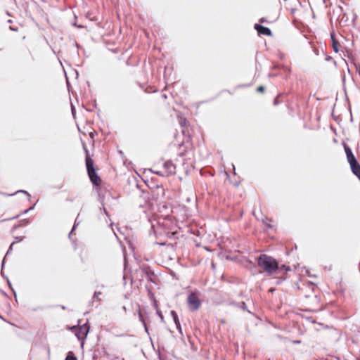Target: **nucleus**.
<instances>
[{
	"mask_svg": "<svg viewBox=\"0 0 360 360\" xmlns=\"http://www.w3.org/2000/svg\"><path fill=\"white\" fill-rule=\"evenodd\" d=\"M331 40L333 43V48L335 52H338V42L334 38L333 34H331Z\"/></svg>",
	"mask_w": 360,
	"mask_h": 360,
	"instance_id": "obj_10",
	"label": "nucleus"
},
{
	"mask_svg": "<svg viewBox=\"0 0 360 360\" xmlns=\"http://www.w3.org/2000/svg\"><path fill=\"white\" fill-rule=\"evenodd\" d=\"M71 330L75 333L79 340L84 341L87 336L89 327L87 323H84L79 327L73 326Z\"/></svg>",
	"mask_w": 360,
	"mask_h": 360,
	"instance_id": "obj_3",
	"label": "nucleus"
},
{
	"mask_svg": "<svg viewBox=\"0 0 360 360\" xmlns=\"http://www.w3.org/2000/svg\"><path fill=\"white\" fill-rule=\"evenodd\" d=\"M157 174L160 176H165L166 174L165 173V171H158L156 172Z\"/></svg>",
	"mask_w": 360,
	"mask_h": 360,
	"instance_id": "obj_18",
	"label": "nucleus"
},
{
	"mask_svg": "<svg viewBox=\"0 0 360 360\" xmlns=\"http://www.w3.org/2000/svg\"><path fill=\"white\" fill-rule=\"evenodd\" d=\"M151 229H152V230H153L154 233L155 234V233H156V231H155V230L154 229V225H152Z\"/></svg>",
	"mask_w": 360,
	"mask_h": 360,
	"instance_id": "obj_28",
	"label": "nucleus"
},
{
	"mask_svg": "<svg viewBox=\"0 0 360 360\" xmlns=\"http://www.w3.org/2000/svg\"><path fill=\"white\" fill-rule=\"evenodd\" d=\"M255 29L257 31L258 34L266 35V36H271V31L269 28L262 26L259 24L256 23L255 25Z\"/></svg>",
	"mask_w": 360,
	"mask_h": 360,
	"instance_id": "obj_6",
	"label": "nucleus"
},
{
	"mask_svg": "<svg viewBox=\"0 0 360 360\" xmlns=\"http://www.w3.org/2000/svg\"><path fill=\"white\" fill-rule=\"evenodd\" d=\"M265 21H266V20H264V18H261V19H260V22H265Z\"/></svg>",
	"mask_w": 360,
	"mask_h": 360,
	"instance_id": "obj_29",
	"label": "nucleus"
},
{
	"mask_svg": "<svg viewBox=\"0 0 360 360\" xmlns=\"http://www.w3.org/2000/svg\"><path fill=\"white\" fill-rule=\"evenodd\" d=\"M139 318H140V321L143 323L146 330L148 331V328H147L146 324L145 323L141 313L139 314Z\"/></svg>",
	"mask_w": 360,
	"mask_h": 360,
	"instance_id": "obj_16",
	"label": "nucleus"
},
{
	"mask_svg": "<svg viewBox=\"0 0 360 360\" xmlns=\"http://www.w3.org/2000/svg\"><path fill=\"white\" fill-rule=\"evenodd\" d=\"M1 274L3 276H4V275L3 271H1Z\"/></svg>",
	"mask_w": 360,
	"mask_h": 360,
	"instance_id": "obj_38",
	"label": "nucleus"
},
{
	"mask_svg": "<svg viewBox=\"0 0 360 360\" xmlns=\"http://www.w3.org/2000/svg\"><path fill=\"white\" fill-rule=\"evenodd\" d=\"M352 173L360 180V165L358 162L349 165Z\"/></svg>",
	"mask_w": 360,
	"mask_h": 360,
	"instance_id": "obj_8",
	"label": "nucleus"
},
{
	"mask_svg": "<svg viewBox=\"0 0 360 360\" xmlns=\"http://www.w3.org/2000/svg\"><path fill=\"white\" fill-rule=\"evenodd\" d=\"M14 243H12L6 252V255H8L10 253V252L12 250V248H13V245Z\"/></svg>",
	"mask_w": 360,
	"mask_h": 360,
	"instance_id": "obj_19",
	"label": "nucleus"
},
{
	"mask_svg": "<svg viewBox=\"0 0 360 360\" xmlns=\"http://www.w3.org/2000/svg\"><path fill=\"white\" fill-rule=\"evenodd\" d=\"M190 200H191V198L189 197L186 198V201L187 202H190Z\"/></svg>",
	"mask_w": 360,
	"mask_h": 360,
	"instance_id": "obj_32",
	"label": "nucleus"
},
{
	"mask_svg": "<svg viewBox=\"0 0 360 360\" xmlns=\"http://www.w3.org/2000/svg\"><path fill=\"white\" fill-rule=\"evenodd\" d=\"M103 212L108 216V212L104 207H103Z\"/></svg>",
	"mask_w": 360,
	"mask_h": 360,
	"instance_id": "obj_27",
	"label": "nucleus"
},
{
	"mask_svg": "<svg viewBox=\"0 0 360 360\" xmlns=\"http://www.w3.org/2000/svg\"><path fill=\"white\" fill-rule=\"evenodd\" d=\"M101 292H99V291H96L93 295V297H92V300H96L98 302H100L101 301Z\"/></svg>",
	"mask_w": 360,
	"mask_h": 360,
	"instance_id": "obj_12",
	"label": "nucleus"
},
{
	"mask_svg": "<svg viewBox=\"0 0 360 360\" xmlns=\"http://www.w3.org/2000/svg\"><path fill=\"white\" fill-rule=\"evenodd\" d=\"M18 192H22V193H25L27 196L30 197V195L25 191H19Z\"/></svg>",
	"mask_w": 360,
	"mask_h": 360,
	"instance_id": "obj_24",
	"label": "nucleus"
},
{
	"mask_svg": "<svg viewBox=\"0 0 360 360\" xmlns=\"http://www.w3.org/2000/svg\"><path fill=\"white\" fill-rule=\"evenodd\" d=\"M155 244L160 245H165V243H155Z\"/></svg>",
	"mask_w": 360,
	"mask_h": 360,
	"instance_id": "obj_26",
	"label": "nucleus"
},
{
	"mask_svg": "<svg viewBox=\"0 0 360 360\" xmlns=\"http://www.w3.org/2000/svg\"><path fill=\"white\" fill-rule=\"evenodd\" d=\"M292 342L294 344H300L301 342V341L300 340H294Z\"/></svg>",
	"mask_w": 360,
	"mask_h": 360,
	"instance_id": "obj_25",
	"label": "nucleus"
},
{
	"mask_svg": "<svg viewBox=\"0 0 360 360\" xmlns=\"http://www.w3.org/2000/svg\"><path fill=\"white\" fill-rule=\"evenodd\" d=\"M257 91L259 92H264V87L263 86H260L257 88Z\"/></svg>",
	"mask_w": 360,
	"mask_h": 360,
	"instance_id": "obj_17",
	"label": "nucleus"
},
{
	"mask_svg": "<svg viewBox=\"0 0 360 360\" xmlns=\"http://www.w3.org/2000/svg\"><path fill=\"white\" fill-rule=\"evenodd\" d=\"M33 208H34V206L30 207V208H28L27 210H25V211L22 212V214H26V213H27V212H30V210H33Z\"/></svg>",
	"mask_w": 360,
	"mask_h": 360,
	"instance_id": "obj_20",
	"label": "nucleus"
},
{
	"mask_svg": "<svg viewBox=\"0 0 360 360\" xmlns=\"http://www.w3.org/2000/svg\"><path fill=\"white\" fill-rule=\"evenodd\" d=\"M232 167H233V169L235 170V166L234 165H232Z\"/></svg>",
	"mask_w": 360,
	"mask_h": 360,
	"instance_id": "obj_37",
	"label": "nucleus"
},
{
	"mask_svg": "<svg viewBox=\"0 0 360 360\" xmlns=\"http://www.w3.org/2000/svg\"><path fill=\"white\" fill-rule=\"evenodd\" d=\"M18 217H19V215H16V216L12 217L11 219H17Z\"/></svg>",
	"mask_w": 360,
	"mask_h": 360,
	"instance_id": "obj_34",
	"label": "nucleus"
},
{
	"mask_svg": "<svg viewBox=\"0 0 360 360\" xmlns=\"http://www.w3.org/2000/svg\"><path fill=\"white\" fill-rule=\"evenodd\" d=\"M257 263L258 266L269 275L274 274L279 269L276 259L265 254L258 257Z\"/></svg>",
	"mask_w": 360,
	"mask_h": 360,
	"instance_id": "obj_1",
	"label": "nucleus"
},
{
	"mask_svg": "<svg viewBox=\"0 0 360 360\" xmlns=\"http://www.w3.org/2000/svg\"><path fill=\"white\" fill-rule=\"evenodd\" d=\"M86 165L89 176L94 184H98V182L101 181L100 178L97 175L93 165V161L91 158H86Z\"/></svg>",
	"mask_w": 360,
	"mask_h": 360,
	"instance_id": "obj_2",
	"label": "nucleus"
},
{
	"mask_svg": "<svg viewBox=\"0 0 360 360\" xmlns=\"http://www.w3.org/2000/svg\"><path fill=\"white\" fill-rule=\"evenodd\" d=\"M276 103H277V101H276V100H275V101H274V104L276 105Z\"/></svg>",
	"mask_w": 360,
	"mask_h": 360,
	"instance_id": "obj_39",
	"label": "nucleus"
},
{
	"mask_svg": "<svg viewBox=\"0 0 360 360\" xmlns=\"http://www.w3.org/2000/svg\"><path fill=\"white\" fill-rule=\"evenodd\" d=\"M4 259L2 262V267L4 266Z\"/></svg>",
	"mask_w": 360,
	"mask_h": 360,
	"instance_id": "obj_36",
	"label": "nucleus"
},
{
	"mask_svg": "<svg viewBox=\"0 0 360 360\" xmlns=\"http://www.w3.org/2000/svg\"><path fill=\"white\" fill-rule=\"evenodd\" d=\"M267 226H268V228H269V229H271V225H270V224H267Z\"/></svg>",
	"mask_w": 360,
	"mask_h": 360,
	"instance_id": "obj_35",
	"label": "nucleus"
},
{
	"mask_svg": "<svg viewBox=\"0 0 360 360\" xmlns=\"http://www.w3.org/2000/svg\"><path fill=\"white\" fill-rule=\"evenodd\" d=\"M163 169L166 176L172 175L176 172V167L172 161H166L163 165Z\"/></svg>",
	"mask_w": 360,
	"mask_h": 360,
	"instance_id": "obj_5",
	"label": "nucleus"
},
{
	"mask_svg": "<svg viewBox=\"0 0 360 360\" xmlns=\"http://www.w3.org/2000/svg\"><path fill=\"white\" fill-rule=\"evenodd\" d=\"M344 148H345V153H346V155H347V161L349 163V165L354 164L356 162H357V160H356L355 156L354 155L351 148L349 146H346V145L344 146Z\"/></svg>",
	"mask_w": 360,
	"mask_h": 360,
	"instance_id": "obj_7",
	"label": "nucleus"
},
{
	"mask_svg": "<svg viewBox=\"0 0 360 360\" xmlns=\"http://www.w3.org/2000/svg\"><path fill=\"white\" fill-rule=\"evenodd\" d=\"M65 360H77L76 356L74 355V354L70 352L68 353V356H66Z\"/></svg>",
	"mask_w": 360,
	"mask_h": 360,
	"instance_id": "obj_13",
	"label": "nucleus"
},
{
	"mask_svg": "<svg viewBox=\"0 0 360 360\" xmlns=\"http://www.w3.org/2000/svg\"><path fill=\"white\" fill-rule=\"evenodd\" d=\"M74 25H75V26H76V27H82V26H81V25H77V24H74Z\"/></svg>",
	"mask_w": 360,
	"mask_h": 360,
	"instance_id": "obj_33",
	"label": "nucleus"
},
{
	"mask_svg": "<svg viewBox=\"0 0 360 360\" xmlns=\"http://www.w3.org/2000/svg\"><path fill=\"white\" fill-rule=\"evenodd\" d=\"M331 58H332L331 57L328 56V57H327V58H326V60H331Z\"/></svg>",
	"mask_w": 360,
	"mask_h": 360,
	"instance_id": "obj_31",
	"label": "nucleus"
},
{
	"mask_svg": "<svg viewBox=\"0 0 360 360\" xmlns=\"http://www.w3.org/2000/svg\"><path fill=\"white\" fill-rule=\"evenodd\" d=\"M281 268L284 269L287 271L290 270V268L289 266H285V265H283Z\"/></svg>",
	"mask_w": 360,
	"mask_h": 360,
	"instance_id": "obj_21",
	"label": "nucleus"
},
{
	"mask_svg": "<svg viewBox=\"0 0 360 360\" xmlns=\"http://www.w3.org/2000/svg\"><path fill=\"white\" fill-rule=\"evenodd\" d=\"M189 309L191 311H196L200 308V302L196 294L191 292L188 295L187 299Z\"/></svg>",
	"mask_w": 360,
	"mask_h": 360,
	"instance_id": "obj_4",
	"label": "nucleus"
},
{
	"mask_svg": "<svg viewBox=\"0 0 360 360\" xmlns=\"http://www.w3.org/2000/svg\"><path fill=\"white\" fill-rule=\"evenodd\" d=\"M24 221L26 224H29L30 223V221L28 219H25Z\"/></svg>",
	"mask_w": 360,
	"mask_h": 360,
	"instance_id": "obj_30",
	"label": "nucleus"
},
{
	"mask_svg": "<svg viewBox=\"0 0 360 360\" xmlns=\"http://www.w3.org/2000/svg\"><path fill=\"white\" fill-rule=\"evenodd\" d=\"M172 318H173V320L175 323V325H176V327L177 328V330H179V333L180 334H182V330H181V323H180V321L179 320V318H178V316L176 314V313L174 311H171L170 312Z\"/></svg>",
	"mask_w": 360,
	"mask_h": 360,
	"instance_id": "obj_9",
	"label": "nucleus"
},
{
	"mask_svg": "<svg viewBox=\"0 0 360 360\" xmlns=\"http://www.w3.org/2000/svg\"><path fill=\"white\" fill-rule=\"evenodd\" d=\"M6 279H7V282H8V285H9L10 288H11V289L13 290V292H14L15 297L16 298V293H15V292L14 291L13 288H12V285H11V283L10 281L8 280V277H6Z\"/></svg>",
	"mask_w": 360,
	"mask_h": 360,
	"instance_id": "obj_15",
	"label": "nucleus"
},
{
	"mask_svg": "<svg viewBox=\"0 0 360 360\" xmlns=\"http://www.w3.org/2000/svg\"><path fill=\"white\" fill-rule=\"evenodd\" d=\"M15 240L17 241H22L23 240V237H21V236L16 237Z\"/></svg>",
	"mask_w": 360,
	"mask_h": 360,
	"instance_id": "obj_22",
	"label": "nucleus"
},
{
	"mask_svg": "<svg viewBox=\"0 0 360 360\" xmlns=\"http://www.w3.org/2000/svg\"><path fill=\"white\" fill-rule=\"evenodd\" d=\"M237 307L242 309L244 311H248L247 305L244 302L237 304Z\"/></svg>",
	"mask_w": 360,
	"mask_h": 360,
	"instance_id": "obj_14",
	"label": "nucleus"
},
{
	"mask_svg": "<svg viewBox=\"0 0 360 360\" xmlns=\"http://www.w3.org/2000/svg\"><path fill=\"white\" fill-rule=\"evenodd\" d=\"M158 316H160V318L161 321H163L164 318H163V316H162V314H161V312L158 311Z\"/></svg>",
	"mask_w": 360,
	"mask_h": 360,
	"instance_id": "obj_23",
	"label": "nucleus"
},
{
	"mask_svg": "<svg viewBox=\"0 0 360 360\" xmlns=\"http://www.w3.org/2000/svg\"><path fill=\"white\" fill-rule=\"evenodd\" d=\"M81 221H82V220L79 219V214H78L77 218H76V219H75V224H74L73 228H72V231H70V233H69V237H70V235L74 231L76 226L79 225L81 223Z\"/></svg>",
	"mask_w": 360,
	"mask_h": 360,
	"instance_id": "obj_11",
	"label": "nucleus"
}]
</instances>
